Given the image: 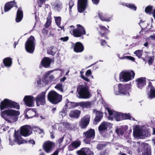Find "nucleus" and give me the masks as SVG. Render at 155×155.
Here are the masks:
<instances>
[{
  "mask_svg": "<svg viewBox=\"0 0 155 155\" xmlns=\"http://www.w3.org/2000/svg\"><path fill=\"white\" fill-rule=\"evenodd\" d=\"M20 114L19 111L13 109H8L1 112V115L8 122L13 123L18 120V116Z\"/></svg>",
  "mask_w": 155,
  "mask_h": 155,
  "instance_id": "nucleus-1",
  "label": "nucleus"
},
{
  "mask_svg": "<svg viewBox=\"0 0 155 155\" xmlns=\"http://www.w3.org/2000/svg\"><path fill=\"white\" fill-rule=\"evenodd\" d=\"M76 95L80 99H87L91 96L88 87L85 85H79L77 87Z\"/></svg>",
  "mask_w": 155,
  "mask_h": 155,
  "instance_id": "nucleus-2",
  "label": "nucleus"
},
{
  "mask_svg": "<svg viewBox=\"0 0 155 155\" xmlns=\"http://www.w3.org/2000/svg\"><path fill=\"white\" fill-rule=\"evenodd\" d=\"M148 131L147 132L146 127L143 125H136L133 128V135L136 138H144L148 136Z\"/></svg>",
  "mask_w": 155,
  "mask_h": 155,
  "instance_id": "nucleus-3",
  "label": "nucleus"
},
{
  "mask_svg": "<svg viewBox=\"0 0 155 155\" xmlns=\"http://www.w3.org/2000/svg\"><path fill=\"white\" fill-rule=\"evenodd\" d=\"M130 88V87L128 84L124 85L120 83L114 86V93L117 95L122 94L124 95H129V90Z\"/></svg>",
  "mask_w": 155,
  "mask_h": 155,
  "instance_id": "nucleus-4",
  "label": "nucleus"
},
{
  "mask_svg": "<svg viewBox=\"0 0 155 155\" xmlns=\"http://www.w3.org/2000/svg\"><path fill=\"white\" fill-rule=\"evenodd\" d=\"M135 74L133 71H123L119 74V80L122 82H126L132 80Z\"/></svg>",
  "mask_w": 155,
  "mask_h": 155,
  "instance_id": "nucleus-5",
  "label": "nucleus"
},
{
  "mask_svg": "<svg viewBox=\"0 0 155 155\" xmlns=\"http://www.w3.org/2000/svg\"><path fill=\"white\" fill-rule=\"evenodd\" d=\"M0 107L1 110L6 108H13L18 110L20 108L18 104L8 99H5L1 103Z\"/></svg>",
  "mask_w": 155,
  "mask_h": 155,
  "instance_id": "nucleus-6",
  "label": "nucleus"
},
{
  "mask_svg": "<svg viewBox=\"0 0 155 155\" xmlns=\"http://www.w3.org/2000/svg\"><path fill=\"white\" fill-rule=\"evenodd\" d=\"M70 33L75 37H78L85 34V31L84 28L79 25H77V28H74V27L73 25L68 27Z\"/></svg>",
  "mask_w": 155,
  "mask_h": 155,
  "instance_id": "nucleus-7",
  "label": "nucleus"
},
{
  "mask_svg": "<svg viewBox=\"0 0 155 155\" xmlns=\"http://www.w3.org/2000/svg\"><path fill=\"white\" fill-rule=\"evenodd\" d=\"M62 98V96L54 91H51L48 94V99L51 103L56 104L60 102Z\"/></svg>",
  "mask_w": 155,
  "mask_h": 155,
  "instance_id": "nucleus-8",
  "label": "nucleus"
},
{
  "mask_svg": "<svg viewBox=\"0 0 155 155\" xmlns=\"http://www.w3.org/2000/svg\"><path fill=\"white\" fill-rule=\"evenodd\" d=\"M106 110L108 112L109 115V119L111 120H115L117 121H119L122 120V113L117 112L116 111L110 109L109 108L106 107Z\"/></svg>",
  "mask_w": 155,
  "mask_h": 155,
  "instance_id": "nucleus-9",
  "label": "nucleus"
},
{
  "mask_svg": "<svg viewBox=\"0 0 155 155\" xmlns=\"http://www.w3.org/2000/svg\"><path fill=\"white\" fill-rule=\"evenodd\" d=\"M35 48V38L33 36H31L26 41L25 43V48L28 52L32 53L34 50Z\"/></svg>",
  "mask_w": 155,
  "mask_h": 155,
  "instance_id": "nucleus-10",
  "label": "nucleus"
},
{
  "mask_svg": "<svg viewBox=\"0 0 155 155\" xmlns=\"http://www.w3.org/2000/svg\"><path fill=\"white\" fill-rule=\"evenodd\" d=\"M83 134L85 137L84 141L86 144H90V142L95 137L94 130L92 129L84 132Z\"/></svg>",
  "mask_w": 155,
  "mask_h": 155,
  "instance_id": "nucleus-11",
  "label": "nucleus"
},
{
  "mask_svg": "<svg viewBox=\"0 0 155 155\" xmlns=\"http://www.w3.org/2000/svg\"><path fill=\"white\" fill-rule=\"evenodd\" d=\"M53 71L51 70L45 72L43 78L42 80V84H47L53 81L54 78L53 75H51L48 77Z\"/></svg>",
  "mask_w": 155,
  "mask_h": 155,
  "instance_id": "nucleus-12",
  "label": "nucleus"
},
{
  "mask_svg": "<svg viewBox=\"0 0 155 155\" xmlns=\"http://www.w3.org/2000/svg\"><path fill=\"white\" fill-rule=\"evenodd\" d=\"M31 126L26 125L21 127L20 133L24 136H28L31 134Z\"/></svg>",
  "mask_w": 155,
  "mask_h": 155,
  "instance_id": "nucleus-13",
  "label": "nucleus"
},
{
  "mask_svg": "<svg viewBox=\"0 0 155 155\" xmlns=\"http://www.w3.org/2000/svg\"><path fill=\"white\" fill-rule=\"evenodd\" d=\"M54 146L55 144L54 143L48 141L44 143L43 145V147L46 153H49L53 150Z\"/></svg>",
  "mask_w": 155,
  "mask_h": 155,
  "instance_id": "nucleus-14",
  "label": "nucleus"
},
{
  "mask_svg": "<svg viewBox=\"0 0 155 155\" xmlns=\"http://www.w3.org/2000/svg\"><path fill=\"white\" fill-rule=\"evenodd\" d=\"M14 137V142L19 145L26 142V140L21 137V134L18 131H16L15 130Z\"/></svg>",
  "mask_w": 155,
  "mask_h": 155,
  "instance_id": "nucleus-15",
  "label": "nucleus"
},
{
  "mask_svg": "<svg viewBox=\"0 0 155 155\" xmlns=\"http://www.w3.org/2000/svg\"><path fill=\"white\" fill-rule=\"evenodd\" d=\"M45 92H42L36 98V101L37 106H39L40 104L44 105L45 104Z\"/></svg>",
  "mask_w": 155,
  "mask_h": 155,
  "instance_id": "nucleus-16",
  "label": "nucleus"
},
{
  "mask_svg": "<svg viewBox=\"0 0 155 155\" xmlns=\"http://www.w3.org/2000/svg\"><path fill=\"white\" fill-rule=\"evenodd\" d=\"M34 97L31 96H25L23 99L25 104L28 107L34 106Z\"/></svg>",
  "mask_w": 155,
  "mask_h": 155,
  "instance_id": "nucleus-17",
  "label": "nucleus"
},
{
  "mask_svg": "<svg viewBox=\"0 0 155 155\" xmlns=\"http://www.w3.org/2000/svg\"><path fill=\"white\" fill-rule=\"evenodd\" d=\"M90 118V115H87L81 118L80 123V126L81 128H84L86 127L89 124Z\"/></svg>",
  "mask_w": 155,
  "mask_h": 155,
  "instance_id": "nucleus-18",
  "label": "nucleus"
},
{
  "mask_svg": "<svg viewBox=\"0 0 155 155\" xmlns=\"http://www.w3.org/2000/svg\"><path fill=\"white\" fill-rule=\"evenodd\" d=\"M87 0H78V10L80 12H83L87 6Z\"/></svg>",
  "mask_w": 155,
  "mask_h": 155,
  "instance_id": "nucleus-19",
  "label": "nucleus"
},
{
  "mask_svg": "<svg viewBox=\"0 0 155 155\" xmlns=\"http://www.w3.org/2000/svg\"><path fill=\"white\" fill-rule=\"evenodd\" d=\"M78 155H93V152L88 147L83 148L77 152Z\"/></svg>",
  "mask_w": 155,
  "mask_h": 155,
  "instance_id": "nucleus-20",
  "label": "nucleus"
},
{
  "mask_svg": "<svg viewBox=\"0 0 155 155\" xmlns=\"http://www.w3.org/2000/svg\"><path fill=\"white\" fill-rule=\"evenodd\" d=\"M36 111L35 109L30 108L26 112L25 118L27 119L31 118L34 116H37Z\"/></svg>",
  "mask_w": 155,
  "mask_h": 155,
  "instance_id": "nucleus-21",
  "label": "nucleus"
},
{
  "mask_svg": "<svg viewBox=\"0 0 155 155\" xmlns=\"http://www.w3.org/2000/svg\"><path fill=\"white\" fill-rule=\"evenodd\" d=\"M146 78H145L141 77L137 79L136 81L137 87L139 89H142L146 85Z\"/></svg>",
  "mask_w": 155,
  "mask_h": 155,
  "instance_id": "nucleus-22",
  "label": "nucleus"
},
{
  "mask_svg": "<svg viewBox=\"0 0 155 155\" xmlns=\"http://www.w3.org/2000/svg\"><path fill=\"white\" fill-rule=\"evenodd\" d=\"M93 112L95 113L96 115L93 124H94L96 125L97 122H99L102 118L103 114L101 112L97 111L95 110H94Z\"/></svg>",
  "mask_w": 155,
  "mask_h": 155,
  "instance_id": "nucleus-23",
  "label": "nucleus"
},
{
  "mask_svg": "<svg viewBox=\"0 0 155 155\" xmlns=\"http://www.w3.org/2000/svg\"><path fill=\"white\" fill-rule=\"evenodd\" d=\"M110 124L107 122H103L98 127V130L100 132L106 130L109 126H110Z\"/></svg>",
  "mask_w": 155,
  "mask_h": 155,
  "instance_id": "nucleus-24",
  "label": "nucleus"
},
{
  "mask_svg": "<svg viewBox=\"0 0 155 155\" xmlns=\"http://www.w3.org/2000/svg\"><path fill=\"white\" fill-rule=\"evenodd\" d=\"M84 49V47L82 44L80 42L76 43L74 47V51L76 52H82Z\"/></svg>",
  "mask_w": 155,
  "mask_h": 155,
  "instance_id": "nucleus-25",
  "label": "nucleus"
},
{
  "mask_svg": "<svg viewBox=\"0 0 155 155\" xmlns=\"http://www.w3.org/2000/svg\"><path fill=\"white\" fill-rule=\"evenodd\" d=\"M98 15L102 21L109 22L112 19L111 17L107 18L106 14H104L101 12H98Z\"/></svg>",
  "mask_w": 155,
  "mask_h": 155,
  "instance_id": "nucleus-26",
  "label": "nucleus"
},
{
  "mask_svg": "<svg viewBox=\"0 0 155 155\" xmlns=\"http://www.w3.org/2000/svg\"><path fill=\"white\" fill-rule=\"evenodd\" d=\"M51 62V61L50 58L47 57H45L42 59L41 63L43 67L47 68L49 66Z\"/></svg>",
  "mask_w": 155,
  "mask_h": 155,
  "instance_id": "nucleus-27",
  "label": "nucleus"
},
{
  "mask_svg": "<svg viewBox=\"0 0 155 155\" xmlns=\"http://www.w3.org/2000/svg\"><path fill=\"white\" fill-rule=\"evenodd\" d=\"M78 106H80L83 108H90L91 107V103L90 101H81L78 102Z\"/></svg>",
  "mask_w": 155,
  "mask_h": 155,
  "instance_id": "nucleus-28",
  "label": "nucleus"
},
{
  "mask_svg": "<svg viewBox=\"0 0 155 155\" xmlns=\"http://www.w3.org/2000/svg\"><path fill=\"white\" fill-rule=\"evenodd\" d=\"M81 111L78 110H71L69 114V116L71 117L78 118L81 114Z\"/></svg>",
  "mask_w": 155,
  "mask_h": 155,
  "instance_id": "nucleus-29",
  "label": "nucleus"
},
{
  "mask_svg": "<svg viewBox=\"0 0 155 155\" xmlns=\"http://www.w3.org/2000/svg\"><path fill=\"white\" fill-rule=\"evenodd\" d=\"M23 16V12L20 9H18L17 11L16 21L19 22L21 20Z\"/></svg>",
  "mask_w": 155,
  "mask_h": 155,
  "instance_id": "nucleus-30",
  "label": "nucleus"
},
{
  "mask_svg": "<svg viewBox=\"0 0 155 155\" xmlns=\"http://www.w3.org/2000/svg\"><path fill=\"white\" fill-rule=\"evenodd\" d=\"M78 106V103L68 102L65 105L64 107L65 108V110H67V109L74 108Z\"/></svg>",
  "mask_w": 155,
  "mask_h": 155,
  "instance_id": "nucleus-31",
  "label": "nucleus"
},
{
  "mask_svg": "<svg viewBox=\"0 0 155 155\" xmlns=\"http://www.w3.org/2000/svg\"><path fill=\"white\" fill-rule=\"evenodd\" d=\"M15 5V2L13 1L6 3L4 6V11L7 12L9 11Z\"/></svg>",
  "mask_w": 155,
  "mask_h": 155,
  "instance_id": "nucleus-32",
  "label": "nucleus"
},
{
  "mask_svg": "<svg viewBox=\"0 0 155 155\" xmlns=\"http://www.w3.org/2000/svg\"><path fill=\"white\" fill-rule=\"evenodd\" d=\"M3 62L5 67H10L12 63V59L9 57H7L3 59Z\"/></svg>",
  "mask_w": 155,
  "mask_h": 155,
  "instance_id": "nucleus-33",
  "label": "nucleus"
},
{
  "mask_svg": "<svg viewBox=\"0 0 155 155\" xmlns=\"http://www.w3.org/2000/svg\"><path fill=\"white\" fill-rule=\"evenodd\" d=\"M69 127V124L67 123L64 122L60 124L58 129L59 130L63 131L68 129Z\"/></svg>",
  "mask_w": 155,
  "mask_h": 155,
  "instance_id": "nucleus-34",
  "label": "nucleus"
},
{
  "mask_svg": "<svg viewBox=\"0 0 155 155\" xmlns=\"http://www.w3.org/2000/svg\"><path fill=\"white\" fill-rule=\"evenodd\" d=\"M122 120L129 119L130 120H135L134 118L131 116L130 113L122 114Z\"/></svg>",
  "mask_w": 155,
  "mask_h": 155,
  "instance_id": "nucleus-35",
  "label": "nucleus"
},
{
  "mask_svg": "<svg viewBox=\"0 0 155 155\" xmlns=\"http://www.w3.org/2000/svg\"><path fill=\"white\" fill-rule=\"evenodd\" d=\"M151 87L150 91V93L149 94V97L150 99L155 97V89L153 87H151L150 85H149V87Z\"/></svg>",
  "mask_w": 155,
  "mask_h": 155,
  "instance_id": "nucleus-36",
  "label": "nucleus"
},
{
  "mask_svg": "<svg viewBox=\"0 0 155 155\" xmlns=\"http://www.w3.org/2000/svg\"><path fill=\"white\" fill-rule=\"evenodd\" d=\"M125 130L123 127H120L119 128H117L116 130V132L119 135H122Z\"/></svg>",
  "mask_w": 155,
  "mask_h": 155,
  "instance_id": "nucleus-37",
  "label": "nucleus"
},
{
  "mask_svg": "<svg viewBox=\"0 0 155 155\" xmlns=\"http://www.w3.org/2000/svg\"><path fill=\"white\" fill-rule=\"evenodd\" d=\"M117 56L118 57L121 59H126L132 60L133 61H134L135 60V58H134L130 56H124L123 57H120V55L119 54H118Z\"/></svg>",
  "mask_w": 155,
  "mask_h": 155,
  "instance_id": "nucleus-38",
  "label": "nucleus"
},
{
  "mask_svg": "<svg viewBox=\"0 0 155 155\" xmlns=\"http://www.w3.org/2000/svg\"><path fill=\"white\" fill-rule=\"evenodd\" d=\"M55 88L58 90L62 92H63L64 86L61 83H58L54 87Z\"/></svg>",
  "mask_w": 155,
  "mask_h": 155,
  "instance_id": "nucleus-39",
  "label": "nucleus"
},
{
  "mask_svg": "<svg viewBox=\"0 0 155 155\" xmlns=\"http://www.w3.org/2000/svg\"><path fill=\"white\" fill-rule=\"evenodd\" d=\"M141 146L143 150H145L147 151L150 150V146L148 144L146 143H142Z\"/></svg>",
  "mask_w": 155,
  "mask_h": 155,
  "instance_id": "nucleus-40",
  "label": "nucleus"
},
{
  "mask_svg": "<svg viewBox=\"0 0 155 155\" xmlns=\"http://www.w3.org/2000/svg\"><path fill=\"white\" fill-rule=\"evenodd\" d=\"M121 5H124L126 6L128 8L134 10V11H136V7L134 5L132 4H126L124 3H121Z\"/></svg>",
  "mask_w": 155,
  "mask_h": 155,
  "instance_id": "nucleus-41",
  "label": "nucleus"
},
{
  "mask_svg": "<svg viewBox=\"0 0 155 155\" xmlns=\"http://www.w3.org/2000/svg\"><path fill=\"white\" fill-rule=\"evenodd\" d=\"M143 51L140 50H138L134 52L135 54L138 58H140L143 54Z\"/></svg>",
  "mask_w": 155,
  "mask_h": 155,
  "instance_id": "nucleus-42",
  "label": "nucleus"
},
{
  "mask_svg": "<svg viewBox=\"0 0 155 155\" xmlns=\"http://www.w3.org/2000/svg\"><path fill=\"white\" fill-rule=\"evenodd\" d=\"M54 18H55V21L57 25H58V26H59L60 28H62V27L60 26L61 24V17H54Z\"/></svg>",
  "mask_w": 155,
  "mask_h": 155,
  "instance_id": "nucleus-43",
  "label": "nucleus"
},
{
  "mask_svg": "<svg viewBox=\"0 0 155 155\" xmlns=\"http://www.w3.org/2000/svg\"><path fill=\"white\" fill-rule=\"evenodd\" d=\"M55 52V48H51L47 51L48 54L52 55H54Z\"/></svg>",
  "mask_w": 155,
  "mask_h": 155,
  "instance_id": "nucleus-44",
  "label": "nucleus"
},
{
  "mask_svg": "<svg viewBox=\"0 0 155 155\" xmlns=\"http://www.w3.org/2000/svg\"><path fill=\"white\" fill-rule=\"evenodd\" d=\"M67 110H65V108L64 107L63 109L59 113V116L60 117H63L65 116L67 114Z\"/></svg>",
  "mask_w": 155,
  "mask_h": 155,
  "instance_id": "nucleus-45",
  "label": "nucleus"
},
{
  "mask_svg": "<svg viewBox=\"0 0 155 155\" xmlns=\"http://www.w3.org/2000/svg\"><path fill=\"white\" fill-rule=\"evenodd\" d=\"M153 8V7L151 6H148L145 9V12L147 14H151V11Z\"/></svg>",
  "mask_w": 155,
  "mask_h": 155,
  "instance_id": "nucleus-46",
  "label": "nucleus"
},
{
  "mask_svg": "<svg viewBox=\"0 0 155 155\" xmlns=\"http://www.w3.org/2000/svg\"><path fill=\"white\" fill-rule=\"evenodd\" d=\"M72 143L75 148H76L80 146L81 143L80 141L77 140L74 141Z\"/></svg>",
  "mask_w": 155,
  "mask_h": 155,
  "instance_id": "nucleus-47",
  "label": "nucleus"
},
{
  "mask_svg": "<svg viewBox=\"0 0 155 155\" xmlns=\"http://www.w3.org/2000/svg\"><path fill=\"white\" fill-rule=\"evenodd\" d=\"M105 147V144L103 143L99 144L97 145V148L98 150H101Z\"/></svg>",
  "mask_w": 155,
  "mask_h": 155,
  "instance_id": "nucleus-48",
  "label": "nucleus"
},
{
  "mask_svg": "<svg viewBox=\"0 0 155 155\" xmlns=\"http://www.w3.org/2000/svg\"><path fill=\"white\" fill-rule=\"evenodd\" d=\"M74 0H71L69 2L70 12L71 11V9L74 4Z\"/></svg>",
  "mask_w": 155,
  "mask_h": 155,
  "instance_id": "nucleus-49",
  "label": "nucleus"
},
{
  "mask_svg": "<svg viewBox=\"0 0 155 155\" xmlns=\"http://www.w3.org/2000/svg\"><path fill=\"white\" fill-rule=\"evenodd\" d=\"M55 126H52L51 127V128L52 129V131L51 132V131H50V133L51 134V138L53 139L54 138V134H53V133L54 130H55Z\"/></svg>",
  "mask_w": 155,
  "mask_h": 155,
  "instance_id": "nucleus-50",
  "label": "nucleus"
},
{
  "mask_svg": "<svg viewBox=\"0 0 155 155\" xmlns=\"http://www.w3.org/2000/svg\"><path fill=\"white\" fill-rule=\"evenodd\" d=\"M62 8V4L61 3H59L57 4L55 6V8L57 10H60Z\"/></svg>",
  "mask_w": 155,
  "mask_h": 155,
  "instance_id": "nucleus-51",
  "label": "nucleus"
},
{
  "mask_svg": "<svg viewBox=\"0 0 155 155\" xmlns=\"http://www.w3.org/2000/svg\"><path fill=\"white\" fill-rule=\"evenodd\" d=\"M51 20L50 18H47V21L45 25L46 27H49L51 24Z\"/></svg>",
  "mask_w": 155,
  "mask_h": 155,
  "instance_id": "nucleus-52",
  "label": "nucleus"
},
{
  "mask_svg": "<svg viewBox=\"0 0 155 155\" xmlns=\"http://www.w3.org/2000/svg\"><path fill=\"white\" fill-rule=\"evenodd\" d=\"M37 130L39 133V134H42V135H41V136L44 135V130L43 129H41L39 128H38Z\"/></svg>",
  "mask_w": 155,
  "mask_h": 155,
  "instance_id": "nucleus-53",
  "label": "nucleus"
},
{
  "mask_svg": "<svg viewBox=\"0 0 155 155\" xmlns=\"http://www.w3.org/2000/svg\"><path fill=\"white\" fill-rule=\"evenodd\" d=\"M69 39V38L68 36H66L64 37H61L60 38V40L63 41L65 42L67 41Z\"/></svg>",
  "mask_w": 155,
  "mask_h": 155,
  "instance_id": "nucleus-54",
  "label": "nucleus"
},
{
  "mask_svg": "<svg viewBox=\"0 0 155 155\" xmlns=\"http://www.w3.org/2000/svg\"><path fill=\"white\" fill-rule=\"evenodd\" d=\"M99 27L100 28V29L101 30H103V31H105L106 32V31H108V30L107 29L104 27V26H103L101 25H99Z\"/></svg>",
  "mask_w": 155,
  "mask_h": 155,
  "instance_id": "nucleus-55",
  "label": "nucleus"
},
{
  "mask_svg": "<svg viewBox=\"0 0 155 155\" xmlns=\"http://www.w3.org/2000/svg\"><path fill=\"white\" fill-rule=\"evenodd\" d=\"M75 148L73 146V144L72 143L71 144H70L68 146L69 150H72Z\"/></svg>",
  "mask_w": 155,
  "mask_h": 155,
  "instance_id": "nucleus-56",
  "label": "nucleus"
},
{
  "mask_svg": "<svg viewBox=\"0 0 155 155\" xmlns=\"http://www.w3.org/2000/svg\"><path fill=\"white\" fill-rule=\"evenodd\" d=\"M91 74V70H88L86 71L85 74L87 77H89Z\"/></svg>",
  "mask_w": 155,
  "mask_h": 155,
  "instance_id": "nucleus-57",
  "label": "nucleus"
},
{
  "mask_svg": "<svg viewBox=\"0 0 155 155\" xmlns=\"http://www.w3.org/2000/svg\"><path fill=\"white\" fill-rule=\"evenodd\" d=\"M81 78L84 79L85 81H87V82H89V79L87 78V77H86L84 76V75H82V77H81Z\"/></svg>",
  "mask_w": 155,
  "mask_h": 155,
  "instance_id": "nucleus-58",
  "label": "nucleus"
},
{
  "mask_svg": "<svg viewBox=\"0 0 155 155\" xmlns=\"http://www.w3.org/2000/svg\"><path fill=\"white\" fill-rule=\"evenodd\" d=\"M149 39L155 41V34L150 35L149 38Z\"/></svg>",
  "mask_w": 155,
  "mask_h": 155,
  "instance_id": "nucleus-59",
  "label": "nucleus"
},
{
  "mask_svg": "<svg viewBox=\"0 0 155 155\" xmlns=\"http://www.w3.org/2000/svg\"><path fill=\"white\" fill-rule=\"evenodd\" d=\"M37 83L38 85H40L42 84L41 80L39 78L37 79Z\"/></svg>",
  "mask_w": 155,
  "mask_h": 155,
  "instance_id": "nucleus-60",
  "label": "nucleus"
},
{
  "mask_svg": "<svg viewBox=\"0 0 155 155\" xmlns=\"http://www.w3.org/2000/svg\"><path fill=\"white\" fill-rule=\"evenodd\" d=\"M9 144L10 145L13 146V145H14L15 143L12 140H11L10 138H9Z\"/></svg>",
  "mask_w": 155,
  "mask_h": 155,
  "instance_id": "nucleus-61",
  "label": "nucleus"
},
{
  "mask_svg": "<svg viewBox=\"0 0 155 155\" xmlns=\"http://www.w3.org/2000/svg\"><path fill=\"white\" fill-rule=\"evenodd\" d=\"M153 57L150 58L148 61L149 64H151L153 62Z\"/></svg>",
  "mask_w": 155,
  "mask_h": 155,
  "instance_id": "nucleus-62",
  "label": "nucleus"
},
{
  "mask_svg": "<svg viewBox=\"0 0 155 155\" xmlns=\"http://www.w3.org/2000/svg\"><path fill=\"white\" fill-rule=\"evenodd\" d=\"M106 44L107 43L105 40H104L101 41V45L102 46H105L106 45Z\"/></svg>",
  "mask_w": 155,
  "mask_h": 155,
  "instance_id": "nucleus-63",
  "label": "nucleus"
},
{
  "mask_svg": "<svg viewBox=\"0 0 155 155\" xmlns=\"http://www.w3.org/2000/svg\"><path fill=\"white\" fill-rule=\"evenodd\" d=\"M63 141V138H60L58 140V142L59 143V146L61 145V143Z\"/></svg>",
  "mask_w": 155,
  "mask_h": 155,
  "instance_id": "nucleus-64",
  "label": "nucleus"
}]
</instances>
